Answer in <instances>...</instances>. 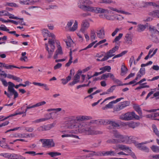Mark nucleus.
<instances>
[{"label": "nucleus", "instance_id": "obj_1", "mask_svg": "<svg viewBox=\"0 0 159 159\" xmlns=\"http://www.w3.org/2000/svg\"><path fill=\"white\" fill-rule=\"evenodd\" d=\"M112 136L114 139L108 140L106 142L108 143L117 144L119 143H130L129 140L132 139V137H129L127 136L121 134L117 131H113Z\"/></svg>", "mask_w": 159, "mask_h": 159}, {"label": "nucleus", "instance_id": "obj_2", "mask_svg": "<svg viewBox=\"0 0 159 159\" xmlns=\"http://www.w3.org/2000/svg\"><path fill=\"white\" fill-rule=\"evenodd\" d=\"M79 131L81 133H85L88 134H102L101 131L92 129L90 127H87L85 123L82 122L78 125Z\"/></svg>", "mask_w": 159, "mask_h": 159}, {"label": "nucleus", "instance_id": "obj_3", "mask_svg": "<svg viewBox=\"0 0 159 159\" xmlns=\"http://www.w3.org/2000/svg\"><path fill=\"white\" fill-rule=\"evenodd\" d=\"M140 117L136 115L134 112H128L125 114H122L119 116V119L123 120H130L133 119L139 120Z\"/></svg>", "mask_w": 159, "mask_h": 159}, {"label": "nucleus", "instance_id": "obj_4", "mask_svg": "<svg viewBox=\"0 0 159 159\" xmlns=\"http://www.w3.org/2000/svg\"><path fill=\"white\" fill-rule=\"evenodd\" d=\"M92 3V2L90 0H80L78 3V7L84 11H89L92 7L89 5Z\"/></svg>", "mask_w": 159, "mask_h": 159}, {"label": "nucleus", "instance_id": "obj_5", "mask_svg": "<svg viewBox=\"0 0 159 159\" xmlns=\"http://www.w3.org/2000/svg\"><path fill=\"white\" fill-rule=\"evenodd\" d=\"M96 124L98 125H110L115 128L118 127L120 126L119 123L111 120H101L95 121Z\"/></svg>", "mask_w": 159, "mask_h": 159}, {"label": "nucleus", "instance_id": "obj_6", "mask_svg": "<svg viewBox=\"0 0 159 159\" xmlns=\"http://www.w3.org/2000/svg\"><path fill=\"white\" fill-rule=\"evenodd\" d=\"M55 37L54 39L52 38V39H50L48 41L49 45L48 46L51 48L50 49H49V48L47 43H45V48L46 50L48 51L49 54L48 56V58H50L51 57L53 52L55 48V46L54 45Z\"/></svg>", "mask_w": 159, "mask_h": 159}, {"label": "nucleus", "instance_id": "obj_7", "mask_svg": "<svg viewBox=\"0 0 159 159\" xmlns=\"http://www.w3.org/2000/svg\"><path fill=\"white\" fill-rule=\"evenodd\" d=\"M8 91L14 95V98L15 99L18 96L17 92L14 89V87L16 89H18L20 87V84L18 85H15L13 83L9 82H8Z\"/></svg>", "mask_w": 159, "mask_h": 159}, {"label": "nucleus", "instance_id": "obj_8", "mask_svg": "<svg viewBox=\"0 0 159 159\" xmlns=\"http://www.w3.org/2000/svg\"><path fill=\"white\" fill-rule=\"evenodd\" d=\"M40 141L42 143L43 147L44 148H52L55 146V143L52 139H41Z\"/></svg>", "mask_w": 159, "mask_h": 159}, {"label": "nucleus", "instance_id": "obj_9", "mask_svg": "<svg viewBox=\"0 0 159 159\" xmlns=\"http://www.w3.org/2000/svg\"><path fill=\"white\" fill-rule=\"evenodd\" d=\"M118 46H116L111 49L107 52L104 57V60H107L109 58L114 57L115 55L114 53L118 49Z\"/></svg>", "mask_w": 159, "mask_h": 159}, {"label": "nucleus", "instance_id": "obj_10", "mask_svg": "<svg viewBox=\"0 0 159 159\" xmlns=\"http://www.w3.org/2000/svg\"><path fill=\"white\" fill-rule=\"evenodd\" d=\"M89 11L96 13H105L108 14L110 11L107 9H104L102 8L92 7Z\"/></svg>", "mask_w": 159, "mask_h": 159}, {"label": "nucleus", "instance_id": "obj_11", "mask_svg": "<svg viewBox=\"0 0 159 159\" xmlns=\"http://www.w3.org/2000/svg\"><path fill=\"white\" fill-rule=\"evenodd\" d=\"M149 143H150L149 141H145L142 142L141 143H135L134 144L135 146L139 149L148 152H149V148L146 146L143 145L144 144H146Z\"/></svg>", "mask_w": 159, "mask_h": 159}, {"label": "nucleus", "instance_id": "obj_12", "mask_svg": "<svg viewBox=\"0 0 159 159\" xmlns=\"http://www.w3.org/2000/svg\"><path fill=\"white\" fill-rule=\"evenodd\" d=\"M130 104L129 101H125L120 102L115 108V110L117 111H120L126 107L129 106Z\"/></svg>", "mask_w": 159, "mask_h": 159}, {"label": "nucleus", "instance_id": "obj_13", "mask_svg": "<svg viewBox=\"0 0 159 159\" xmlns=\"http://www.w3.org/2000/svg\"><path fill=\"white\" fill-rule=\"evenodd\" d=\"M90 23L87 20H85L83 21L81 25L80 31L83 33L89 27Z\"/></svg>", "mask_w": 159, "mask_h": 159}, {"label": "nucleus", "instance_id": "obj_14", "mask_svg": "<svg viewBox=\"0 0 159 159\" xmlns=\"http://www.w3.org/2000/svg\"><path fill=\"white\" fill-rule=\"evenodd\" d=\"M57 44V49L55 52V53L53 56L54 58L55 59L58 57V55H62L63 53L62 51V48L60 45V43L59 41L56 42Z\"/></svg>", "mask_w": 159, "mask_h": 159}, {"label": "nucleus", "instance_id": "obj_15", "mask_svg": "<svg viewBox=\"0 0 159 159\" xmlns=\"http://www.w3.org/2000/svg\"><path fill=\"white\" fill-rule=\"evenodd\" d=\"M101 156H117L116 153L114 151L111 150L110 151H101Z\"/></svg>", "mask_w": 159, "mask_h": 159}, {"label": "nucleus", "instance_id": "obj_16", "mask_svg": "<svg viewBox=\"0 0 159 159\" xmlns=\"http://www.w3.org/2000/svg\"><path fill=\"white\" fill-rule=\"evenodd\" d=\"M125 43L126 44L129 45H131L133 43L132 37L131 34L129 33H127L125 35Z\"/></svg>", "mask_w": 159, "mask_h": 159}, {"label": "nucleus", "instance_id": "obj_17", "mask_svg": "<svg viewBox=\"0 0 159 159\" xmlns=\"http://www.w3.org/2000/svg\"><path fill=\"white\" fill-rule=\"evenodd\" d=\"M116 149H120L122 150H126L129 152H131V149L129 147L123 144H117L116 145Z\"/></svg>", "mask_w": 159, "mask_h": 159}, {"label": "nucleus", "instance_id": "obj_18", "mask_svg": "<svg viewBox=\"0 0 159 159\" xmlns=\"http://www.w3.org/2000/svg\"><path fill=\"white\" fill-rule=\"evenodd\" d=\"M24 157L18 154L10 153L9 159H25Z\"/></svg>", "mask_w": 159, "mask_h": 159}, {"label": "nucleus", "instance_id": "obj_19", "mask_svg": "<svg viewBox=\"0 0 159 159\" xmlns=\"http://www.w3.org/2000/svg\"><path fill=\"white\" fill-rule=\"evenodd\" d=\"M96 34L98 38L100 39H102L104 38L105 32L103 29H101L97 30L96 31Z\"/></svg>", "mask_w": 159, "mask_h": 159}, {"label": "nucleus", "instance_id": "obj_20", "mask_svg": "<svg viewBox=\"0 0 159 159\" xmlns=\"http://www.w3.org/2000/svg\"><path fill=\"white\" fill-rule=\"evenodd\" d=\"M92 119V117L89 116H76V120L77 121H83L85 120H90Z\"/></svg>", "mask_w": 159, "mask_h": 159}, {"label": "nucleus", "instance_id": "obj_21", "mask_svg": "<svg viewBox=\"0 0 159 159\" xmlns=\"http://www.w3.org/2000/svg\"><path fill=\"white\" fill-rule=\"evenodd\" d=\"M80 75H78V74H76L74 77V80L73 81L70 83L69 84L70 86H72L79 82L80 81Z\"/></svg>", "mask_w": 159, "mask_h": 159}, {"label": "nucleus", "instance_id": "obj_22", "mask_svg": "<svg viewBox=\"0 0 159 159\" xmlns=\"http://www.w3.org/2000/svg\"><path fill=\"white\" fill-rule=\"evenodd\" d=\"M42 33L44 37H51L52 39H54V37H55L53 34L50 33V32L46 29H43L42 30Z\"/></svg>", "mask_w": 159, "mask_h": 159}, {"label": "nucleus", "instance_id": "obj_23", "mask_svg": "<svg viewBox=\"0 0 159 159\" xmlns=\"http://www.w3.org/2000/svg\"><path fill=\"white\" fill-rule=\"evenodd\" d=\"M114 75L111 73H105L102 75L101 77V80H107V78L108 77H110L112 79Z\"/></svg>", "mask_w": 159, "mask_h": 159}, {"label": "nucleus", "instance_id": "obj_24", "mask_svg": "<svg viewBox=\"0 0 159 159\" xmlns=\"http://www.w3.org/2000/svg\"><path fill=\"white\" fill-rule=\"evenodd\" d=\"M6 77L9 79H12L18 82H21L22 81V80L20 79L19 77L10 74H7Z\"/></svg>", "mask_w": 159, "mask_h": 159}, {"label": "nucleus", "instance_id": "obj_25", "mask_svg": "<svg viewBox=\"0 0 159 159\" xmlns=\"http://www.w3.org/2000/svg\"><path fill=\"white\" fill-rule=\"evenodd\" d=\"M39 0H20V3L23 4H29L32 3L33 2H37Z\"/></svg>", "mask_w": 159, "mask_h": 159}, {"label": "nucleus", "instance_id": "obj_26", "mask_svg": "<svg viewBox=\"0 0 159 159\" xmlns=\"http://www.w3.org/2000/svg\"><path fill=\"white\" fill-rule=\"evenodd\" d=\"M111 69V68L110 66H107L100 68L99 70H101V72H102V74H103L106 71L110 72Z\"/></svg>", "mask_w": 159, "mask_h": 159}, {"label": "nucleus", "instance_id": "obj_27", "mask_svg": "<svg viewBox=\"0 0 159 159\" xmlns=\"http://www.w3.org/2000/svg\"><path fill=\"white\" fill-rule=\"evenodd\" d=\"M56 125V123L53 122L52 124L47 125H43L44 130L47 131L49 130L52 128L54 127Z\"/></svg>", "mask_w": 159, "mask_h": 159}, {"label": "nucleus", "instance_id": "obj_28", "mask_svg": "<svg viewBox=\"0 0 159 159\" xmlns=\"http://www.w3.org/2000/svg\"><path fill=\"white\" fill-rule=\"evenodd\" d=\"M146 26L141 24H139L137 26V31L139 32L143 31L146 29Z\"/></svg>", "mask_w": 159, "mask_h": 159}, {"label": "nucleus", "instance_id": "obj_29", "mask_svg": "<svg viewBox=\"0 0 159 159\" xmlns=\"http://www.w3.org/2000/svg\"><path fill=\"white\" fill-rule=\"evenodd\" d=\"M133 107L135 111L138 112V114L141 116V118H142V112L140 107L137 105L134 104V105Z\"/></svg>", "mask_w": 159, "mask_h": 159}, {"label": "nucleus", "instance_id": "obj_30", "mask_svg": "<svg viewBox=\"0 0 159 159\" xmlns=\"http://www.w3.org/2000/svg\"><path fill=\"white\" fill-rule=\"evenodd\" d=\"M68 47H71V45L73 43V41L70 36L67 37V40L65 41Z\"/></svg>", "mask_w": 159, "mask_h": 159}, {"label": "nucleus", "instance_id": "obj_31", "mask_svg": "<svg viewBox=\"0 0 159 159\" xmlns=\"http://www.w3.org/2000/svg\"><path fill=\"white\" fill-rule=\"evenodd\" d=\"M113 104L114 103L113 101L110 102L108 104L106 105L105 107H102V109L103 110H105L107 109L111 108L113 107Z\"/></svg>", "mask_w": 159, "mask_h": 159}, {"label": "nucleus", "instance_id": "obj_32", "mask_svg": "<svg viewBox=\"0 0 159 159\" xmlns=\"http://www.w3.org/2000/svg\"><path fill=\"white\" fill-rule=\"evenodd\" d=\"M28 154L32 156H34L36 155H42L43 154V153H36L34 151H28L26 152H25V154Z\"/></svg>", "mask_w": 159, "mask_h": 159}, {"label": "nucleus", "instance_id": "obj_33", "mask_svg": "<svg viewBox=\"0 0 159 159\" xmlns=\"http://www.w3.org/2000/svg\"><path fill=\"white\" fill-rule=\"evenodd\" d=\"M113 82L116 83L117 86H122L123 85L122 84V82L118 79H116L115 78L114 75L113 77L111 79Z\"/></svg>", "mask_w": 159, "mask_h": 159}, {"label": "nucleus", "instance_id": "obj_34", "mask_svg": "<svg viewBox=\"0 0 159 159\" xmlns=\"http://www.w3.org/2000/svg\"><path fill=\"white\" fill-rule=\"evenodd\" d=\"M78 22L76 20L75 21V22L72 27L70 28L69 30L70 31H74L76 30L78 28Z\"/></svg>", "mask_w": 159, "mask_h": 159}, {"label": "nucleus", "instance_id": "obj_35", "mask_svg": "<svg viewBox=\"0 0 159 159\" xmlns=\"http://www.w3.org/2000/svg\"><path fill=\"white\" fill-rule=\"evenodd\" d=\"M67 119L72 123H75L77 122L76 116H69L67 117Z\"/></svg>", "mask_w": 159, "mask_h": 159}, {"label": "nucleus", "instance_id": "obj_36", "mask_svg": "<svg viewBox=\"0 0 159 159\" xmlns=\"http://www.w3.org/2000/svg\"><path fill=\"white\" fill-rule=\"evenodd\" d=\"M26 52H23L21 53V57H20V60L21 61H23L25 62H27L28 59L27 56L25 55H26Z\"/></svg>", "mask_w": 159, "mask_h": 159}, {"label": "nucleus", "instance_id": "obj_37", "mask_svg": "<svg viewBox=\"0 0 159 159\" xmlns=\"http://www.w3.org/2000/svg\"><path fill=\"white\" fill-rule=\"evenodd\" d=\"M152 151L154 152L159 153V147L156 145H152L151 148Z\"/></svg>", "mask_w": 159, "mask_h": 159}, {"label": "nucleus", "instance_id": "obj_38", "mask_svg": "<svg viewBox=\"0 0 159 159\" xmlns=\"http://www.w3.org/2000/svg\"><path fill=\"white\" fill-rule=\"evenodd\" d=\"M152 127L154 133L159 137V131L157 129L156 126L155 125L153 124L152 125Z\"/></svg>", "mask_w": 159, "mask_h": 159}, {"label": "nucleus", "instance_id": "obj_39", "mask_svg": "<svg viewBox=\"0 0 159 159\" xmlns=\"http://www.w3.org/2000/svg\"><path fill=\"white\" fill-rule=\"evenodd\" d=\"M89 155L91 156H101V151L98 152L91 151L89 154Z\"/></svg>", "mask_w": 159, "mask_h": 159}, {"label": "nucleus", "instance_id": "obj_40", "mask_svg": "<svg viewBox=\"0 0 159 159\" xmlns=\"http://www.w3.org/2000/svg\"><path fill=\"white\" fill-rule=\"evenodd\" d=\"M3 67L7 69H12L13 68L16 67V66L4 63Z\"/></svg>", "mask_w": 159, "mask_h": 159}, {"label": "nucleus", "instance_id": "obj_41", "mask_svg": "<svg viewBox=\"0 0 159 159\" xmlns=\"http://www.w3.org/2000/svg\"><path fill=\"white\" fill-rule=\"evenodd\" d=\"M128 126L130 128H134L137 126V124L132 121L128 122Z\"/></svg>", "mask_w": 159, "mask_h": 159}, {"label": "nucleus", "instance_id": "obj_42", "mask_svg": "<svg viewBox=\"0 0 159 159\" xmlns=\"http://www.w3.org/2000/svg\"><path fill=\"white\" fill-rule=\"evenodd\" d=\"M90 37L92 41L97 38L96 34L94 30H92L91 32Z\"/></svg>", "mask_w": 159, "mask_h": 159}, {"label": "nucleus", "instance_id": "obj_43", "mask_svg": "<svg viewBox=\"0 0 159 159\" xmlns=\"http://www.w3.org/2000/svg\"><path fill=\"white\" fill-rule=\"evenodd\" d=\"M128 51H124L122 52L121 53L116 55L112 58V59H114L120 57H122L123 55H124L125 54H126L127 52Z\"/></svg>", "mask_w": 159, "mask_h": 159}, {"label": "nucleus", "instance_id": "obj_44", "mask_svg": "<svg viewBox=\"0 0 159 159\" xmlns=\"http://www.w3.org/2000/svg\"><path fill=\"white\" fill-rule=\"evenodd\" d=\"M0 16H9L11 15V14L6 10L0 11Z\"/></svg>", "mask_w": 159, "mask_h": 159}, {"label": "nucleus", "instance_id": "obj_45", "mask_svg": "<svg viewBox=\"0 0 159 159\" xmlns=\"http://www.w3.org/2000/svg\"><path fill=\"white\" fill-rule=\"evenodd\" d=\"M25 133H17L15 134L14 137L20 138H25Z\"/></svg>", "mask_w": 159, "mask_h": 159}, {"label": "nucleus", "instance_id": "obj_46", "mask_svg": "<svg viewBox=\"0 0 159 159\" xmlns=\"http://www.w3.org/2000/svg\"><path fill=\"white\" fill-rule=\"evenodd\" d=\"M123 34L122 33H120L116 37L114 40L113 41V43H116L117 42L119 41L122 37Z\"/></svg>", "mask_w": 159, "mask_h": 159}, {"label": "nucleus", "instance_id": "obj_47", "mask_svg": "<svg viewBox=\"0 0 159 159\" xmlns=\"http://www.w3.org/2000/svg\"><path fill=\"white\" fill-rule=\"evenodd\" d=\"M146 5L148 6H152L154 7H158L159 5L157 4L156 3L152 2H147L145 3Z\"/></svg>", "mask_w": 159, "mask_h": 159}, {"label": "nucleus", "instance_id": "obj_48", "mask_svg": "<svg viewBox=\"0 0 159 159\" xmlns=\"http://www.w3.org/2000/svg\"><path fill=\"white\" fill-rule=\"evenodd\" d=\"M48 155L52 157H54L60 155H61V153L59 152H49L48 153Z\"/></svg>", "mask_w": 159, "mask_h": 159}, {"label": "nucleus", "instance_id": "obj_49", "mask_svg": "<svg viewBox=\"0 0 159 159\" xmlns=\"http://www.w3.org/2000/svg\"><path fill=\"white\" fill-rule=\"evenodd\" d=\"M99 3H105L106 4H110L112 3H115V2H113L112 0H101Z\"/></svg>", "mask_w": 159, "mask_h": 159}, {"label": "nucleus", "instance_id": "obj_50", "mask_svg": "<svg viewBox=\"0 0 159 159\" xmlns=\"http://www.w3.org/2000/svg\"><path fill=\"white\" fill-rule=\"evenodd\" d=\"M121 70V72L124 73H126L128 70L127 68L124 65H122Z\"/></svg>", "mask_w": 159, "mask_h": 159}, {"label": "nucleus", "instance_id": "obj_51", "mask_svg": "<svg viewBox=\"0 0 159 159\" xmlns=\"http://www.w3.org/2000/svg\"><path fill=\"white\" fill-rule=\"evenodd\" d=\"M115 85H113L110 87L107 90V92L108 94L110 93H112L113 92L115 89Z\"/></svg>", "mask_w": 159, "mask_h": 159}, {"label": "nucleus", "instance_id": "obj_52", "mask_svg": "<svg viewBox=\"0 0 159 159\" xmlns=\"http://www.w3.org/2000/svg\"><path fill=\"white\" fill-rule=\"evenodd\" d=\"M0 30H1L8 32L9 31V30L6 27L5 25H2L0 27Z\"/></svg>", "mask_w": 159, "mask_h": 159}, {"label": "nucleus", "instance_id": "obj_53", "mask_svg": "<svg viewBox=\"0 0 159 159\" xmlns=\"http://www.w3.org/2000/svg\"><path fill=\"white\" fill-rule=\"evenodd\" d=\"M121 30V28H116L115 30L111 34V36L113 37H114L118 32Z\"/></svg>", "mask_w": 159, "mask_h": 159}, {"label": "nucleus", "instance_id": "obj_54", "mask_svg": "<svg viewBox=\"0 0 159 159\" xmlns=\"http://www.w3.org/2000/svg\"><path fill=\"white\" fill-rule=\"evenodd\" d=\"M10 153H1L0 154V156H2L5 158L9 159Z\"/></svg>", "mask_w": 159, "mask_h": 159}, {"label": "nucleus", "instance_id": "obj_55", "mask_svg": "<svg viewBox=\"0 0 159 159\" xmlns=\"http://www.w3.org/2000/svg\"><path fill=\"white\" fill-rule=\"evenodd\" d=\"M72 136H74V137L78 138V136H77L75 135H74L72 134H63L61 135V137L62 138L64 137H71Z\"/></svg>", "mask_w": 159, "mask_h": 159}, {"label": "nucleus", "instance_id": "obj_56", "mask_svg": "<svg viewBox=\"0 0 159 159\" xmlns=\"http://www.w3.org/2000/svg\"><path fill=\"white\" fill-rule=\"evenodd\" d=\"M24 113V112H19V110H17L14 113L10 116H15L18 115H21Z\"/></svg>", "mask_w": 159, "mask_h": 159}, {"label": "nucleus", "instance_id": "obj_57", "mask_svg": "<svg viewBox=\"0 0 159 159\" xmlns=\"http://www.w3.org/2000/svg\"><path fill=\"white\" fill-rule=\"evenodd\" d=\"M52 113V112H51L49 114H47L45 115L44 118H45L46 120L51 119V114Z\"/></svg>", "mask_w": 159, "mask_h": 159}, {"label": "nucleus", "instance_id": "obj_58", "mask_svg": "<svg viewBox=\"0 0 159 159\" xmlns=\"http://www.w3.org/2000/svg\"><path fill=\"white\" fill-rule=\"evenodd\" d=\"M46 103V102L44 101H43L38 102L35 104L37 107L45 105Z\"/></svg>", "mask_w": 159, "mask_h": 159}, {"label": "nucleus", "instance_id": "obj_59", "mask_svg": "<svg viewBox=\"0 0 159 159\" xmlns=\"http://www.w3.org/2000/svg\"><path fill=\"white\" fill-rule=\"evenodd\" d=\"M18 24H20L21 25H25V22L23 21V18H20V20L18 21Z\"/></svg>", "mask_w": 159, "mask_h": 159}, {"label": "nucleus", "instance_id": "obj_60", "mask_svg": "<svg viewBox=\"0 0 159 159\" xmlns=\"http://www.w3.org/2000/svg\"><path fill=\"white\" fill-rule=\"evenodd\" d=\"M35 135L34 134L31 133V134H26L25 135V138H27L28 137L29 138H33L34 137Z\"/></svg>", "mask_w": 159, "mask_h": 159}, {"label": "nucleus", "instance_id": "obj_61", "mask_svg": "<svg viewBox=\"0 0 159 159\" xmlns=\"http://www.w3.org/2000/svg\"><path fill=\"white\" fill-rule=\"evenodd\" d=\"M61 66L62 64L61 63H58L54 67V70H56L59 69L61 67Z\"/></svg>", "mask_w": 159, "mask_h": 159}, {"label": "nucleus", "instance_id": "obj_62", "mask_svg": "<svg viewBox=\"0 0 159 159\" xmlns=\"http://www.w3.org/2000/svg\"><path fill=\"white\" fill-rule=\"evenodd\" d=\"M72 58H70L68 62L66 64L65 66L66 67L69 66L73 62L72 61Z\"/></svg>", "mask_w": 159, "mask_h": 159}, {"label": "nucleus", "instance_id": "obj_63", "mask_svg": "<svg viewBox=\"0 0 159 159\" xmlns=\"http://www.w3.org/2000/svg\"><path fill=\"white\" fill-rule=\"evenodd\" d=\"M73 23V20H71L67 22V26L69 28V29L71 27L72 24Z\"/></svg>", "mask_w": 159, "mask_h": 159}, {"label": "nucleus", "instance_id": "obj_64", "mask_svg": "<svg viewBox=\"0 0 159 159\" xmlns=\"http://www.w3.org/2000/svg\"><path fill=\"white\" fill-rule=\"evenodd\" d=\"M151 115L152 116V119H153L154 118L158 116H159V113H153L151 114Z\"/></svg>", "mask_w": 159, "mask_h": 159}]
</instances>
